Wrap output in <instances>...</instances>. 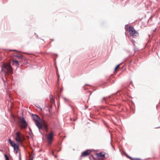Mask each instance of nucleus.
I'll return each mask as SVG.
<instances>
[{
    "mask_svg": "<svg viewBox=\"0 0 160 160\" xmlns=\"http://www.w3.org/2000/svg\"><path fill=\"white\" fill-rule=\"evenodd\" d=\"M2 72L5 74L12 73V70L10 65L7 63H3L1 66Z\"/></svg>",
    "mask_w": 160,
    "mask_h": 160,
    "instance_id": "nucleus-1",
    "label": "nucleus"
},
{
    "mask_svg": "<svg viewBox=\"0 0 160 160\" xmlns=\"http://www.w3.org/2000/svg\"><path fill=\"white\" fill-rule=\"evenodd\" d=\"M32 116L33 119L35 122L36 126L38 128H41L42 125L41 123L39 122L40 118L39 116L37 115L33 114H32Z\"/></svg>",
    "mask_w": 160,
    "mask_h": 160,
    "instance_id": "nucleus-2",
    "label": "nucleus"
},
{
    "mask_svg": "<svg viewBox=\"0 0 160 160\" xmlns=\"http://www.w3.org/2000/svg\"><path fill=\"white\" fill-rule=\"evenodd\" d=\"M45 137L46 138L48 143L49 144L52 143L54 138V132L53 131H51L50 132L45 135Z\"/></svg>",
    "mask_w": 160,
    "mask_h": 160,
    "instance_id": "nucleus-3",
    "label": "nucleus"
},
{
    "mask_svg": "<svg viewBox=\"0 0 160 160\" xmlns=\"http://www.w3.org/2000/svg\"><path fill=\"white\" fill-rule=\"evenodd\" d=\"M15 139L18 142L22 143L24 138L23 135L19 132H18L16 133Z\"/></svg>",
    "mask_w": 160,
    "mask_h": 160,
    "instance_id": "nucleus-4",
    "label": "nucleus"
},
{
    "mask_svg": "<svg viewBox=\"0 0 160 160\" xmlns=\"http://www.w3.org/2000/svg\"><path fill=\"white\" fill-rule=\"evenodd\" d=\"M129 33L130 36L134 38L139 35L138 32L135 30L134 28L131 27L129 28Z\"/></svg>",
    "mask_w": 160,
    "mask_h": 160,
    "instance_id": "nucleus-5",
    "label": "nucleus"
},
{
    "mask_svg": "<svg viewBox=\"0 0 160 160\" xmlns=\"http://www.w3.org/2000/svg\"><path fill=\"white\" fill-rule=\"evenodd\" d=\"M42 125V128H38L39 131L40 132V130L41 129H44L47 132L48 131V130L49 128V125L46 122H43L42 123H41Z\"/></svg>",
    "mask_w": 160,
    "mask_h": 160,
    "instance_id": "nucleus-6",
    "label": "nucleus"
},
{
    "mask_svg": "<svg viewBox=\"0 0 160 160\" xmlns=\"http://www.w3.org/2000/svg\"><path fill=\"white\" fill-rule=\"evenodd\" d=\"M19 119L20 123L22 124V127L23 128H27L28 126V124L26 122L24 118L23 117H20Z\"/></svg>",
    "mask_w": 160,
    "mask_h": 160,
    "instance_id": "nucleus-7",
    "label": "nucleus"
},
{
    "mask_svg": "<svg viewBox=\"0 0 160 160\" xmlns=\"http://www.w3.org/2000/svg\"><path fill=\"white\" fill-rule=\"evenodd\" d=\"M91 151L89 150L84 151L82 152L81 155V157H85L88 155L90 153Z\"/></svg>",
    "mask_w": 160,
    "mask_h": 160,
    "instance_id": "nucleus-8",
    "label": "nucleus"
},
{
    "mask_svg": "<svg viewBox=\"0 0 160 160\" xmlns=\"http://www.w3.org/2000/svg\"><path fill=\"white\" fill-rule=\"evenodd\" d=\"M8 142L10 144L12 147L13 148L18 146L14 142H12L10 139H9L8 140Z\"/></svg>",
    "mask_w": 160,
    "mask_h": 160,
    "instance_id": "nucleus-9",
    "label": "nucleus"
},
{
    "mask_svg": "<svg viewBox=\"0 0 160 160\" xmlns=\"http://www.w3.org/2000/svg\"><path fill=\"white\" fill-rule=\"evenodd\" d=\"M96 156L97 157H100L102 158L105 157V154H102L101 152L98 153H96Z\"/></svg>",
    "mask_w": 160,
    "mask_h": 160,
    "instance_id": "nucleus-10",
    "label": "nucleus"
},
{
    "mask_svg": "<svg viewBox=\"0 0 160 160\" xmlns=\"http://www.w3.org/2000/svg\"><path fill=\"white\" fill-rule=\"evenodd\" d=\"M14 152L15 154H17L18 151L20 150L18 146H17L16 147H14Z\"/></svg>",
    "mask_w": 160,
    "mask_h": 160,
    "instance_id": "nucleus-11",
    "label": "nucleus"
},
{
    "mask_svg": "<svg viewBox=\"0 0 160 160\" xmlns=\"http://www.w3.org/2000/svg\"><path fill=\"white\" fill-rule=\"evenodd\" d=\"M110 97V96H109L107 97H103L102 98V100H104L105 101V102L107 103V99L109 98Z\"/></svg>",
    "mask_w": 160,
    "mask_h": 160,
    "instance_id": "nucleus-12",
    "label": "nucleus"
},
{
    "mask_svg": "<svg viewBox=\"0 0 160 160\" xmlns=\"http://www.w3.org/2000/svg\"><path fill=\"white\" fill-rule=\"evenodd\" d=\"M56 73H57V75L58 77V80H59V75L58 74V68L57 67H56Z\"/></svg>",
    "mask_w": 160,
    "mask_h": 160,
    "instance_id": "nucleus-13",
    "label": "nucleus"
},
{
    "mask_svg": "<svg viewBox=\"0 0 160 160\" xmlns=\"http://www.w3.org/2000/svg\"><path fill=\"white\" fill-rule=\"evenodd\" d=\"M90 158L91 159H93V160H96L95 158H94V156L92 155H91V156H90Z\"/></svg>",
    "mask_w": 160,
    "mask_h": 160,
    "instance_id": "nucleus-14",
    "label": "nucleus"
},
{
    "mask_svg": "<svg viewBox=\"0 0 160 160\" xmlns=\"http://www.w3.org/2000/svg\"><path fill=\"white\" fill-rule=\"evenodd\" d=\"M4 156L6 160H9V157L6 154H4Z\"/></svg>",
    "mask_w": 160,
    "mask_h": 160,
    "instance_id": "nucleus-15",
    "label": "nucleus"
},
{
    "mask_svg": "<svg viewBox=\"0 0 160 160\" xmlns=\"http://www.w3.org/2000/svg\"><path fill=\"white\" fill-rule=\"evenodd\" d=\"M121 64V63H120V64H119L118 65H117L116 67H115V71H116V69H117V68H118L119 67V66H120V65Z\"/></svg>",
    "mask_w": 160,
    "mask_h": 160,
    "instance_id": "nucleus-16",
    "label": "nucleus"
},
{
    "mask_svg": "<svg viewBox=\"0 0 160 160\" xmlns=\"http://www.w3.org/2000/svg\"><path fill=\"white\" fill-rule=\"evenodd\" d=\"M15 57L18 58H20L22 57V55H16Z\"/></svg>",
    "mask_w": 160,
    "mask_h": 160,
    "instance_id": "nucleus-17",
    "label": "nucleus"
},
{
    "mask_svg": "<svg viewBox=\"0 0 160 160\" xmlns=\"http://www.w3.org/2000/svg\"><path fill=\"white\" fill-rule=\"evenodd\" d=\"M125 156H127V157L129 158H130V159L132 158V157H131L129 156L127 154L125 153Z\"/></svg>",
    "mask_w": 160,
    "mask_h": 160,
    "instance_id": "nucleus-18",
    "label": "nucleus"
},
{
    "mask_svg": "<svg viewBox=\"0 0 160 160\" xmlns=\"http://www.w3.org/2000/svg\"><path fill=\"white\" fill-rule=\"evenodd\" d=\"M14 62H15L17 64L19 65V62L18 61L15 60L14 61Z\"/></svg>",
    "mask_w": 160,
    "mask_h": 160,
    "instance_id": "nucleus-19",
    "label": "nucleus"
},
{
    "mask_svg": "<svg viewBox=\"0 0 160 160\" xmlns=\"http://www.w3.org/2000/svg\"><path fill=\"white\" fill-rule=\"evenodd\" d=\"M19 160H21L20 152H19Z\"/></svg>",
    "mask_w": 160,
    "mask_h": 160,
    "instance_id": "nucleus-20",
    "label": "nucleus"
},
{
    "mask_svg": "<svg viewBox=\"0 0 160 160\" xmlns=\"http://www.w3.org/2000/svg\"><path fill=\"white\" fill-rule=\"evenodd\" d=\"M131 160H137L139 159V158H132L131 159H130Z\"/></svg>",
    "mask_w": 160,
    "mask_h": 160,
    "instance_id": "nucleus-21",
    "label": "nucleus"
},
{
    "mask_svg": "<svg viewBox=\"0 0 160 160\" xmlns=\"http://www.w3.org/2000/svg\"><path fill=\"white\" fill-rule=\"evenodd\" d=\"M131 160H137L139 159V158H132L131 159H130Z\"/></svg>",
    "mask_w": 160,
    "mask_h": 160,
    "instance_id": "nucleus-22",
    "label": "nucleus"
},
{
    "mask_svg": "<svg viewBox=\"0 0 160 160\" xmlns=\"http://www.w3.org/2000/svg\"><path fill=\"white\" fill-rule=\"evenodd\" d=\"M50 98L51 99V100H52V101H53V98H52V95H51L50 96Z\"/></svg>",
    "mask_w": 160,
    "mask_h": 160,
    "instance_id": "nucleus-23",
    "label": "nucleus"
},
{
    "mask_svg": "<svg viewBox=\"0 0 160 160\" xmlns=\"http://www.w3.org/2000/svg\"><path fill=\"white\" fill-rule=\"evenodd\" d=\"M83 87V88H84V89H85V90H87V89H88V88H85V86H84Z\"/></svg>",
    "mask_w": 160,
    "mask_h": 160,
    "instance_id": "nucleus-24",
    "label": "nucleus"
},
{
    "mask_svg": "<svg viewBox=\"0 0 160 160\" xmlns=\"http://www.w3.org/2000/svg\"><path fill=\"white\" fill-rule=\"evenodd\" d=\"M62 90H63V88H61V89H60V92H62Z\"/></svg>",
    "mask_w": 160,
    "mask_h": 160,
    "instance_id": "nucleus-25",
    "label": "nucleus"
},
{
    "mask_svg": "<svg viewBox=\"0 0 160 160\" xmlns=\"http://www.w3.org/2000/svg\"><path fill=\"white\" fill-rule=\"evenodd\" d=\"M38 108H40V110L41 111H42V109L41 108H39V107H37Z\"/></svg>",
    "mask_w": 160,
    "mask_h": 160,
    "instance_id": "nucleus-26",
    "label": "nucleus"
},
{
    "mask_svg": "<svg viewBox=\"0 0 160 160\" xmlns=\"http://www.w3.org/2000/svg\"><path fill=\"white\" fill-rule=\"evenodd\" d=\"M33 157H32V158H30V160H33Z\"/></svg>",
    "mask_w": 160,
    "mask_h": 160,
    "instance_id": "nucleus-27",
    "label": "nucleus"
},
{
    "mask_svg": "<svg viewBox=\"0 0 160 160\" xmlns=\"http://www.w3.org/2000/svg\"><path fill=\"white\" fill-rule=\"evenodd\" d=\"M10 51H16V50H10Z\"/></svg>",
    "mask_w": 160,
    "mask_h": 160,
    "instance_id": "nucleus-28",
    "label": "nucleus"
},
{
    "mask_svg": "<svg viewBox=\"0 0 160 160\" xmlns=\"http://www.w3.org/2000/svg\"><path fill=\"white\" fill-rule=\"evenodd\" d=\"M64 98V99L65 100H67L66 98Z\"/></svg>",
    "mask_w": 160,
    "mask_h": 160,
    "instance_id": "nucleus-29",
    "label": "nucleus"
},
{
    "mask_svg": "<svg viewBox=\"0 0 160 160\" xmlns=\"http://www.w3.org/2000/svg\"><path fill=\"white\" fill-rule=\"evenodd\" d=\"M160 128V127H158V128Z\"/></svg>",
    "mask_w": 160,
    "mask_h": 160,
    "instance_id": "nucleus-30",
    "label": "nucleus"
},
{
    "mask_svg": "<svg viewBox=\"0 0 160 160\" xmlns=\"http://www.w3.org/2000/svg\"><path fill=\"white\" fill-rule=\"evenodd\" d=\"M52 41H53V39H52Z\"/></svg>",
    "mask_w": 160,
    "mask_h": 160,
    "instance_id": "nucleus-31",
    "label": "nucleus"
},
{
    "mask_svg": "<svg viewBox=\"0 0 160 160\" xmlns=\"http://www.w3.org/2000/svg\"><path fill=\"white\" fill-rule=\"evenodd\" d=\"M156 28L155 30H154V31H155L156 30Z\"/></svg>",
    "mask_w": 160,
    "mask_h": 160,
    "instance_id": "nucleus-32",
    "label": "nucleus"
},
{
    "mask_svg": "<svg viewBox=\"0 0 160 160\" xmlns=\"http://www.w3.org/2000/svg\"><path fill=\"white\" fill-rule=\"evenodd\" d=\"M0 151H1V150H0Z\"/></svg>",
    "mask_w": 160,
    "mask_h": 160,
    "instance_id": "nucleus-33",
    "label": "nucleus"
}]
</instances>
